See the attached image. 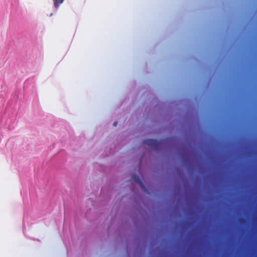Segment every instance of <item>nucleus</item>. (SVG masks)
I'll use <instances>...</instances> for the list:
<instances>
[{"label": "nucleus", "mask_w": 257, "mask_h": 257, "mask_svg": "<svg viewBox=\"0 0 257 257\" xmlns=\"http://www.w3.org/2000/svg\"><path fill=\"white\" fill-rule=\"evenodd\" d=\"M133 178L134 180L136 183H139L142 187H143V183L139 176H138L137 175H134L133 176Z\"/></svg>", "instance_id": "2"}, {"label": "nucleus", "mask_w": 257, "mask_h": 257, "mask_svg": "<svg viewBox=\"0 0 257 257\" xmlns=\"http://www.w3.org/2000/svg\"><path fill=\"white\" fill-rule=\"evenodd\" d=\"M64 1V0H53L54 7L58 8L59 6L63 3Z\"/></svg>", "instance_id": "3"}, {"label": "nucleus", "mask_w": 257, "mask_h": 257, "mask_svg": "<svg viewBox=\"0 0 257 257\" xmlns=\"http://www.w3.org/2000/svg\"><path fill=\"white\" fill-rule=\"evenodd\" d=\"M143 144L150 146L152 148L158 150L160 147V143L155 139H147L143 141Z\"/></svg>", "instance_id": "1"}, {"label": "nucleus", "mask_w": 257, "mask_h": 257, "mask_svg": "<svg viewBox=\"0 0 257 257\" xmlns=\"http://www.w3.org/2000/svg\"><path fill=\"white\" fill-rule=\"evenodd\" d=\"M117 121L114 122L113 126H116L117 125Z\"/></svg>", "instance_id": "4"}]
</instances>
